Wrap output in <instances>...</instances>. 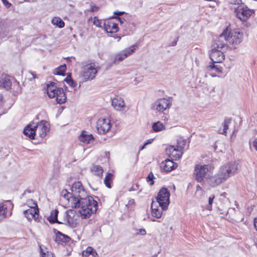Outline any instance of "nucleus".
Wrapping results in <instances>:
<instances>
[{
	"mask_svg": "<svg viewBox=\"0 0 257 257\" xmlns=\"http://www.w3.org/2000/svg\"><path fill=\"white\" fill-rule=\"evenodd\" d=\"M71 190L73 196L71 199V207L79 209V212L83 218H88L92 213L96 212L97 202L87 195L81 182L74 183Z\"/></svg>",
	"mask_w": 257,
	"mask_h": 257,
	"instance_id": "1",
	"label": "nucleus"
},
{
	"mask_svg": "<svg viewBox=\"0 0 257 257\" xmlns=\"http://www.w3.org/2000/svg\"><path fill=\"white\" fill-rule=\"evenodd\" d=\"M239 170L240 166L238 163H226L221 166L217 172L208 179V184L211 187H216L237 173Z\"/></svg>",
	"mask_w": 257,
	"mask_h": 257,
	"instance_id": "2",
	"label": "nucleus"
},
{
	"mask_svg": "<svg viewBox=\"0 0 257 257\" xmlns=\"http://www.w3.org/2000/svg\"><path fill=\"white\" fill-rule=\"evenodd\" d=\"M47 93L50 98H55L59 104L64 103L66 96L62 88L57 87L55 83L50 82L47 85Z\"/></svg>",
	"mask_w": 257,
	"mask_h": 257,
	"instance_id": "3",
	"label": "nucleus"
},
{
	"mask_svg": "<svg viewBox=\"0 0 257 257\" xmlns=\"http://www.w3.org/2000/svg\"><path fill=\"white\" fill-rule=\"evenodd\" d=\"M49 130V125L47 121L41 120L40 122L37 123V124L33 127V140L38 141L33 142V144L41 143Z\"/></svg>",
	"mask_w": 257,
	"mask_h": 257,
	"instance_id": "4",
	"label": "nucleus"
},
{
	"mask_svg": "<svg viewBox=\"0 0 257 257\" xmlns=\"http://www.w3.org/2000/svg\"><path fill=\"white\" fill-rule=\"evenodd\" d=\"M98 69V66L94 63L87 64L83 67L80 75L84 81L93 80L95 77Z\"/></svg>",
	"mask_w": 257,
	"mask_h": 257,
	"instance_id": "5",
	"label": "nucleus"
},
{
	"mask_svg": "<svg viewBox=\"0 0 257 257\" xmlns=\"http://www.w3.org/2000/svg\"><path fill=\"white\" fill-rule=\"evenodd\" d=\"M170 194L168 190L166 188H162L158 194L156 201L162 210H167L170 203Z\"/></svg>",
	"mask_w": 257,
	"mask_h": 257,
	"instance_id": "6",
	"label": "nucleus"
},
{
	"mask_svg": "<svg viewBox=\"0 0 257 257\" xmlns=\"http://www.w3.org/2000/svg\"><path fill=\"white\" fill-rule=\"evenodd\" d=\"M214 167L210 165L197 164L194 168V174L195 179L198 182H201L204 180L206 173L213 170Z\"/></svg>",
	"mask_w": 257,
	"mask_h": 257,
	"instance_id": "7",
	"label": "nucleus"
},
{
	"mask_svg": "<svg viewBox=\"0 0 257 257\" xmlns=\"http://www.w3.org/2000/svg\"><path fill=\"white\" fill-rule=\"evenodd\" d=\"M227 39L228 44L236 45L240 44L243 40V34L238 29L232 30L228 32L227 29Z\"/></svg>",
	"mask_w": 257,
	"mask_h": 257,
	"instance_id": "8",
	"label": "nucleus"
},
{
	"mask_svg": "<svg viewBox=\"0 0 257 257\" xmlns=\"http://www.w3.org/2000/svg\"><path fill=\"white\" fill-rule=\"evenodd\" d=\"M234 12L236 18L243 23H245L254 13V11L249 9L247 7L238 6L237 8L235 9Z\"/></svg>",
	"mask_w": 257,
	"mask_h": 257,
	"instance_id": "9",
	"label": "nucleus"
},
{
	"mask_svg": "<svg viewBox=\"0 0 257 257\" xmlns=\"http://www.w3.org/2000/svg\"><path fill=\"white\" fill-rule=\"evenodd\" d=\"M137 48V46L136 45H132L129 48H127L117 53L114 57L113 63L114 64H117L128 56L133 54Z\"/></svg>",
	"mask_w": 257,
	"mask_h": 257,
	"instance_id": "10",
	"label": "nucleus"
},
{
	"mask_svg": "<svg viewBox=\"0 0 257 257\" xmlns=\"http://www.w3.org/2000/svg\"><path fill=\"white\" fill-rule=\"evenodd\" d=\"M171 106V103L169 99L161 98L156 101L152 105V108L159 112H163L167 109L169 108Z\"/></svg>",
	"mask_w": 257,
	"mask_h": 257,
	"instance_id": "11",
	"label": "nucleus"
},
{
	"mask_svg": "<svg viewBox=\"0 0 257 257\" xmlns=\"http://www.w3.org/2000/svg\"><path fill=\"white\" fill-rule=\"evenodd\" d=\"M111 126L109 119L100 118L97 120L96 127L100 134H104L110 130Z\"/></svg>",
	"mask_w": 257,
	"mask_h": 257,
	"instance_id": "12",
	"label": "nucleus"
},
{
	"mask_svg": "<svg viewBox=\"0 0 257 257\" xmlns=\"http://www.w3.org/2000/svg\"><path fill=\"white\" fill-rule=\"evenodd\" d=\"M223 50H219L218 48H213L209 52V57L213 63H221L225 59V55Z\"/></svg>",
	"mask_w": 257,
	"mask_h": 257,
	"instance_id": "13",
	"label": "nucleus"
},
{
	"mask_svg": "<svg viewBox=\"0 0 257 257\" xmlns=\"http://www.w3.org/2000/svg\"><path fill=\"white\" fill-rule=\"evenodd\" d=\"M183 146L178 145L170 146L166 149V152L170 157L177 160L179 159L181 157L183 154Z\"/></svg>",
	"mask_w": 257,
	"mask_h": 257,
	"instance_id": "14",
	"label": "nucleus"
},
{
	"mask_svg": "<svg viewBox=\"0 0 257 257\" xmlns=\"http://www.w3.org/2000/svg\"><path fill=\"white\" fill-rule=\"evenodd\" d=\"M227 28L225 29L223 32L219 36L216 40L217 48L221 50L226 49L227 48L228 41L227 39Z\"/></svg>",
	"mask_w": 257,
	"mask_h": 257,
	"instance_id": "15",
	"label": "nucleus"
},
{
	"mask_svg": "<svg viewBox=\"0 0 257 257\" xmlns=\"http://www.w3.org/2000/svg\"><path fill=\"white\" fill-rule=\"evenodd\" d=\"M111 105L114 109L117 111H123L126 108L123 99L119 96H116L112 99Z\"/></svg>",
	"mask_w": 257,
	"mask_h": 257,
	"instance_id": "16",
	"label": "nucleus"
},
{
	"mask_svg": "<svg viewBox=\"0 0 257 257\" xmlns=\"http://www.w3.org/2000/svg\"><path fill=\"white\" fill-rule=\"evenodd\" d=\"M103 28L107 33H113L118 30L117 24L112 20H107L103 23Z\"/></svg>",
	"mask_w": 257,
	"mask_h": 257,
	"instance_id": "17",
	"label": "nucleus"
},
{
	"mask_svg": "<svg viewBox=\"0 0 257 257\" xmlns=\"http://www.w3.org/2000/svg\"><path fill=\"white\" fill-rule=\"evenodd\" d=\"M77 215L75 212L73 210H68L66 212L65 221L71 227H75L77 224Z\"/></svg>",
	"mask_w": 257,
	"mask_h": 257,
	"instance_id": "18",
	"label": "nucleus"
},
{
	"mask_svg": "<svg viewBox=\"0 0 257 257\" xmlns=\"http://www.w3.org/2000/svg\"><path fill=\"white\" fill-rule=\"evenodd\" d=\"M177 167V164L173 161L167 159L161 164V168L164 172H170Z\"/></svg>",
	"mask_w": 257,
	"mask_h": 257,
	"instance_id": "19",
	"label": "nucleus"
},
{
	"mask_svg": "<svg viewBox=\"0 0 257 257\" xmlns=\"http://www.w3.org/2000/svg\"><path fill=\"white\" fill-rule=\"evenodd\" d=\"M93 135L87 131H83L79 136V140L81 142L87 144L94 140Z\"/></svg>",
	"mask_w": 257,
	"mask_h": 257,
	"instance_id": "20",
	"label": "nucleus"
},
{
	"mask_svg": "<svg viewBox=\"0 0 257 257\" xmlns=\"http://www.w3.org/2000/svg\"><path fill=\"white\" fill-rule=\"evenodd\" d=\"M160 207L157 202H152L151 204V210L152 216L157 218H160L162 216V211L163 210L160 209L159 207Z\"/></svg>",
	"mask_w": 257,
	"mask_h": 257,
	"instance_id": "21",
	"label": "nucleus"
},
{
	"mask_svg": "<svg viewBox=\"0 0 257 257\" xmlns=\"http://www.w3.org/2000/svg\"><path fill=\"white\" fill-rule=\"evenodd\" d=\"M231 119L230 118H226L224 119L221 126L219 128L218 132L220 134L226 135V131L228 128V125L230 123Z\"/></svg>",
	"mask_w": 257,
	"mask_h": 257,
	"instance_id": "22",
	"label": "nucleus"
},
{
	"mask_svg": "<svg viewBox=\"0 0 257 257\" xmlns=\"http://www.w3.org/2000/svg\"><path fill=\"white\" fill-rule=\"evenodd\" d=\"M0 86L5 88L6 90L10 89L12 86V82L10 77L6 75L0 81Z\"/></svg>",
	"mask_w": 257,
	"mask_h": 257,
	"instance_id": "23",
	"label": "nucleus"
},
{
	"mask_svg": "<svg viewBox=\"0 0 257 257\" xmlns=\"http://www.w3.org/2000/svg\"><path fill=\"white\" fill-rule=\"evenodd\" d=\"M40 254L41 257H55L54 254L43 245H39Z\"/></svg>",
	"mask_w": 257,
	"mask_h": 257,
	"instance_id": "24",
	"label": "nucleus"
},
{
	"mask_svg": "<svg viewBox=\"0 0 257 257\" xmlns=\"http://www.w3.org/2000/svg\"><path fill=\"white\" fill-rule=\"evenodd\" d=\"M58 211L57 209L52 210L51 212V214L49 217H48V220L51 223H60L61 222L58 220Z\"/></svg>",
	"mask_w": 257,
	"mask_h": 257,
	"instance_id": "25",
	"label": "nucleus"
},
{
	"mask_svg": "<svg viewBox=\"0 0 257 257\" xmlns=\"http://www.w3.org/2000/svg\"><path fill=\"white\" fill-rule=\"evenodd\" d=\"M8 34V27L3 23L0 22V39L5 38Z\"/></svg>",
	"mask_w": 257,
	"mask_h": 257,
	"instance_id": "26",
	"label": "nucleus"
},
{
	"mask_svg": "<svg viewBox=\"0 0 257 257\" xmlns=\"http://www.w3.org/2000/svg\"><path fill=\"white\" fill-rule=\"evenodd\" d=\"M82 254L84 257H87L91 254L93 257H97L96 251L91 246L87 247L86 250L83 251Z\"/></svg>",
	"mask_w": 257,
	"mask_h": 257,
	"instance_id": "27",
	"label": "nucleus"
},
{
	"mask_svg": "<svg viewBox=\"0 0 257 257\" xmlns=\"http://www.w3.org/2000/svg\"><path fill=\"white\" fill-rule=\"evenodd\" d=\"M153 131L155 132H159L165 130V126L163 123L160 121L155 122L152 125Z\"/></svg>",
	"mask_w": 257,
	"mask_h": 257,
	"instance_id": "28",
	"label": "nucleus"
},
{
	"mask_svg": "<svg viewBox=\"0 0 257 257\" xmlns=\"http://www.w3.org/2000/svg\"><path fill=\"white\" fill-rule=\"evenodd\" d=\"M113 177V175L109 173H107L105 175L104 179V183L105 186L108 188H110L111 187V184L112 182Z\"/></svg>",
	"mask_w": 257,
	"mask_h": 257,
	"instance_id": "29",
	"label": "nucleus"
},
{
	"mask_svg": "<svg viewBox=\"0 0 257 257\" xmlns=\"http://www.w3.org/2000/svg\"><path fill=\"white\" fill-rule=\"evenodd\" d=\"M23 134L26 137L32 140V126L31 123L25 126L23 130Z\"/></svg>",
	"mask_w": 257,
	"mask_h": 257,
	"instance_id": "30",
	"label": "nucleus"
},
{
	"mask_svg": "<svg viewBox=\"0 0 257 257\" xmlns=\"http://www.w3.org/2000/svg\"><path fill=\"white\" fill-rule=\"evenodd\" d=\"M51 22L54 25H56L60 28H63L65 25L64 22L60 18L54 17Z\"/></svg>",
	"mask_w": 257,
	"mask_h": 257,
	"instance_id": "31",
	"label": "nucleus"
},
{
	"mask_svg": "<svg viewBox=\"0 0 257 257\" xmlns=\"http://www.w3.org/2000/svg\"><path fill=\"white\" fill-rule=\"evenodd\" d=\"M33 219L37 222L40 221V219H41V218L39 217V214H38V213L39 212V208L37 204L34 202H33Z\"/></svg>",
	"mask_w": 257,
	"mask_h": 257,
	"instance_id": "32",
	"label": "nucleus"
},
{
	"mask_svg": "<svg viewBox=\"0 0 257 257\" xmlns=\"http://www.w3.org/2000/svg\"><path fill=\"white\" fill-rule=\"evenodd\" d=\"M61 196L64 199L68 200L71 202V199L72 198L73 196L72 193H69L66 189H63L61 192Z\"/></svg>",
	"mask_w": 257,
	"mask_h": 257,
	"instance_id": "33",
	"label": "nucleus"
},
{
	"mask_svg": "<svg viewBox=\"0 0 257 257\" xmlns=\"http://www.w3.org/2000/svg\"><path fill=\"white\" fill-rule=\"evenodd\" d=\"M207 69L208 71L214 70L216 72L218 73H221L222 71V68L221 66L217 65H214V63L207 66Z\"/></svg>",
	"mask_w": 257,
	"mask_h": 257,
	"instance_id": "34",
	"label": "nucleus"
},
{
	"mask_svg": "<svg viewBox=\"0 0 257 257\" xmlns=\"http://www.w3.org/2000/svg\"><path fill=\"white\" fill-rule=\"evenodd\" d=\"M91 171L97 176H100L103 173V170L102 168L97 165L93 166L91 168Z\"/></svg>",
	"mask_w": 257,
	"mask_h": 257,
	"instance_id": "35",
	"label": "nucleus"
},
{
	"mask_svg": "<svg viewBox=\"0 0 257 257\" xmlns=\"http://www.w3.org/2000/svg\"><path fill=\"white\" fill-rule=\"evenodd\" d=\"M32 207L30 209H27L24 211V214L29 222H31L32 219Z\"/></svg>",
	"mask_w": 257,
	"mask_h": 257,
	"instance_id": "36",
	"label": "nucleus"
},
{
	"mask_svg": "<svg viewBox=\"0 0 257 257\" xmlns=\"http://www.w3.org/2000/svg\"><path fill=\"white\" fill-rule=\"evenodd\" d=\"M66 68V67L65 64L61 65L55 70L54 73L57 75H63L65 71Z\"/></svg>",
	"mask_w": 257,
	"mask_h": 257,
	"instance_id": "37",
	"label": "nucleus"
},
{
	"mask_svg": "<svg viewBox=\"0 0 257 257\" xmlns=\"http://www.w3.org/2000/svg\"><path fill=\"white\" fill-rule=\"evenodd\" d=\"M227 193L225 192H223V193L221 194L219 197V200L222 203L227 206H228V204L229 203V199L227 197Z\"/></svg>",
	"mask_w": 257,
	"mask_h": 257,
	"instance_id": "38",
	"label": "nucleus"
},
{
	"mask_svg": "<svg viewBox=\"0 0 257 257\" xmlns=\"http://www.w3.org/2000/svg\"><path fill=\"white\" fill-rule=\"evenodd\" d=\"M7 207L4 204H0V215L3 216L5 218L7 216Z\"/></svg>",
	"mask_w": 257,
	"mask_h": 257,
	"instance_id": "39",
	"label": "nucleus"
},
{
	"mask_svg": "<svg viewBox=\"0 0 257 257\" xmlns=\"http://www.w3.org/2000/svg\"><path fill=\"white\" fill-rule=\"evenodd\" d=\"M214 195H211L208 198V204L206 205V209L211 211L212 210V205L214 199Z\"/></svg>",
	"mask_w": 257,
	"mask_h": 257,
	"instance_id": "40",
	"label": "nucleus"
},
{
	"mask_svg": "<svg viewBox=\"0 0 257 257\" xmlns=\"http://www.w3.org/2000/svg\"><path fill=\"white\" fill-rule=\"evenodd\" d=\"M65 81L67 82V83L70 86L72 87H74L76 85V83L74 81L71 77L67 76L65 79Z\"/></svg>",
	"mask_w": 257,
	"mask_h": 257,
	"instance_id": "41",
	"label": "nucleus"
},
{
	"mask_svg": "<svg viewBox=\"0 0 257 257\" xmlns=\"http://www.w3.org/2000/svg\"><path fill=\"white\" fill-rule=\"evenodd\" d=\"M155 178L154 174L152 172H150L147 177V181L150 184V185L154 184V179Z\"/></svg>",
	"mask_w": 257,
	"mask_h": 257,
	"instance_id": "42",
	"label": "nucleus"
},
{
	"mask_svg": "<svg viewBox=\"0 0 257 257\" xmlns=\"http://www.w3.org/2000/svg\"><path fill=\"white\" fill-rule=\"evenodd\" d=\"M58 238H59L60 240L63 241V242H68L69 241L70 238L67 236L65 235L64 234H63L61 233H60L59 235L57 236Z\"/></svg>",
	"mask_w": 257,
	"mask_h": 257,
	"instance_id": "43",
	"label": "nucleus"
},
{
	"mask_svg": "<svg viewBox=\"0 0 257 257\" xmlns=\"http://www.w3.org/2000/svg\"><path fill=\"white\" fill-rule=\"evenodd\" d=\"M203 191L202 190V188H201V187L199 185H197L196 186V193H195V194L196 196H201L203 194Z\"/></svg>",
	"mask_w": 257,
	"mask_h": 257,
	"instance_id": "44",
	"label": "nucleus"
},
{
	"mask_svg": "<svg viewBox=\"0 0 257 257\" xmlns=\"http://www.w3.org/2000/svg\"><path fill=\"white\" fill-rule=\"evenodd\" d=\"M93 24L97 27H101V22L96 17L94 18Z\"/></svg>",
	"mask_w": 257,
	"mask_h": 257,
	"instance_id": "45",
	"label": "nucleus"
},
{
	"mask_svg": "<svg viewBox=\"0 0 257 257\" xmlns=\"http://www.w3.org/2000/svg\"><path fill=\"white\" fill-rule=\"evenodd\" d=\"M136 234L137 235H145L146 234V231L145 229H137Z\"/></svg>",
	"mask_w": 257,
	"mask_h": 257,
	"instance_id": "46",
	"label": "nucleus"
},
{
	"mask_svg": "<svg viewBox=\"0 0 257 257\" xmlns=\"http://www.w3.org/2000/svg\"><path fill=\"white\" fill-rule=\"evenodd\" d=\"M2 1L7 8H9L11 7V4L7 0H2Z\"/></svg>",
	"mask_w": 257,
	"mask_h": 257,
	"instance_id": "47",
	"label": "nucleus"
},
{
	"mask_svg": "<svg viewBox=\"0 0 257 257\" xmlns=\"http://www.w3.org/2000/svg\"><path fill=\"white\" fill-rule=\"evenodd\" d=\"M253 147L257 151V138H255L252 143Z\"/></svg>",
	"mask_w": 257,
	"mask_h": 257,
	"instance_id": "48",
	"label": "nucleus"
},
{
	"mask_svg": "<svg viewBox=\"0 0 257 257\" xmlns=\"http://www.w3.org/2000/svg\"><path fill=\"white\" fill-rule=\"evenodd\" d=\"M135 204V201L134 199H131L128 201V202L127 204H126V206H132L134 205Z\"/></svg>",
	"mask_w": 257,
	"mask_h": 257,
	"instance_id": "49",
	"label": "nucleus"
},
{
	"mask_svg": "<svg viewBox=\"0 0 257 257\" xmlns=\"http://www.w3.org/2000/svg\"><path fill=\"white\" fill-rule=\"evenodd\" d=\"M124 13V12H120V11H115L114 12V14L118 16H121L123 15Z\"/></svg>",
	"mask_w": 257,
	"mask_h": 257,
	"instance_id": "50",
	"label": "nucleus"
},
{
	"mask_svg": "<svg viewBox=\"0 0 257 257\" xmlns=\"http://www.w3.org/2000/svg\"><path fill=\"white\" fill-rule=\"evenodd\" d=\"M114 18L117 21L119 22L121 24L123 23V19L122 20L120 18L118 17H114Z\"/></svg>",
	"mask_w": 257,
	"mask_h": 257,
	"instance_id": "51",
	"label": "nucleus"
},
{
	"mask_svg": "<svg viewBox=\"0 0 257 257\" xmlns=\"http://www.w3.org/2000/svg\"><path fill=\"white\" fill-rule=\"evenodd\" d=\"M142 80V78H140V79H138L137 78H136L135 79H134V84H138L141 80Z\"/></svg>",
	"mask_w": 257,
	"mask_h": 257,
	"instance_id": "52",
	"label": "nucleus"
},
{
	"mask_svg": "<svg viewBox=\"0 0 257 257\" xmlns=\"http://www.w3.org/2000/svg\"><path fill=\"white\" fill-rule=\"evenodd\" d=\"M254 227L255 228L256 230L257 231V218H255L254 219Z\"/></svg>",
	"mask_w": 257,
	"mask_h": 257,
	"instance_id": "53",
	"label": "nucleus"
},
{
	"mask_svg": "<svg viewBox=\"0 0 257 257\" xmlns=\"http://www.w3.org/2000/svg\"><path fill=\"white\" fill-rule=\"evenodd\" d=\"M27 193H31V191H29V190H28V191H26L23 193V196H26V194H27Z\"/></svg>",
	"mask_w": 257,
	"mask_h": 257,
	"instance_id": "54",
	"label": "nucleus"
},
{
	"mask_svg": "<svg viewBox=\"0 0 257 257\" xmlns=\"http://www.w3.org/2000/svg\"><path fill=\"white\" fill-rule=\"evenodd\" d=\"M149 143H151V142H148V143H146L144 144V145L142 147L141 150H143L145 148V146L147 145V144H149Z\"/></svg>",
	"mask_w": 257,
	"mask_h": 257,
	"instance_id": "55",
	"label": "nucleus"
},
{
	"mask_svg": "<svg viewBox=\"0 0 257 257\" xmlns=\"http://www.w3.org/2000/svg\"><path fill=\"white\" fill-rule=\"evenodd\" d=\"M210 75H211V76L212 77H215V76H216V75H214V74H211Z\"/></svg>",
	"mask_w": 257,
	"mask_h": 257,
	"instance_id": "56",
	"label": "nucleus"
},
{
	"mask_svg": "<svg viewBox=\"0 0 257 257\" xmlns=\"http://www.w3.org/2000/svg\"><path fill=\"white\" fill-rule=\"evenodd\" d=\"M2 96L1 95V94H0V101L2 100Z\"/></svg>",
	"mask_w": 257,
	"mask_h": 257,
	"instance_id": "57",
	"label": "nucleus"
},
{
	"mask_svg": "<svg viewBox=\"0 0 257 257\" xmlns=\"http://www.w3.org/2000/svg\"><path fill=\"white\" fill-rule=\"evenodd\" d=\"M151 220L153 221H155L156 220L155 219H151Z\"/></svg>",
	"mask_w": 257,
	"mask_h": 257,
	"instance_id": "58",
	"label": "nucleus"
},
{
	"mask_svg": "<svg viewBox=\"0 0 257 257\" xmlns=\"http://www.w3.org/2000/svg\"><path fill=\"white\" fill-rule=\"evenodd\" d=\"M220 214H227V213H226V212H225V213H223L220 212Z\"/></svg>",
	"mask_w": 257,
	"mask_h": 257,
	"instance_id": "59",
	"label": "nucleus"
},
{
	"mask_svg": "<svg viewBox=\"0 0 257 257\" xmlns=\"http://www.w3.org/2000/svg\"><path fill=\"white\" fill-rule=\"evenodd\" d=\"M33 79L35 78V77H34V74H33Z\"/></svg>",
	"mask_w": 257,
	"mask_h": 257,
	"instance_id": "60",
	"label": "nucleus"
},
{
	"mask_svg": "<svg viewBox=\"0 0 257 257\" xmlns=\"http://www.w3.org/2000/svg\"><path fill=\"white\" fill-rule=\"evenodd\" d=\"M255 245H256V247H257V242H256V243H255Z\"/></svg>",
	"mask_w": 257,
	"mask_h": 257,
	"instance_id": "61",
	"label": "nucleus"
}]
</instances>
